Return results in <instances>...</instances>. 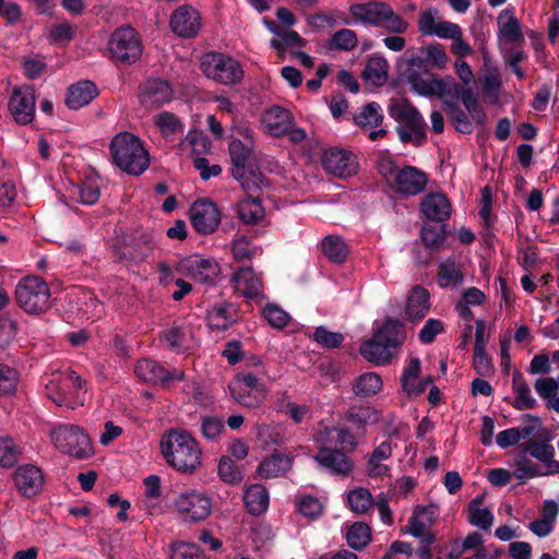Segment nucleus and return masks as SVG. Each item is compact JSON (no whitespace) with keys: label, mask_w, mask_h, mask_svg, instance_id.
I'll list each match as a JSON object with an SVG mask.
<instances>
[{"label":"nucleus","mask_w":559,"mask_h":559,"mask_svg":"<svg viewBox=\"0 0 559 559\" xmlns=\"http://www.w3.org/2000/svg\"><path fill=\"white\" fill-rule=\"evenodd\" d=\"M165 461L177 472L193 473L202 463V450L186 430H170L160 440Z\"/></svg>","instance_id":"obj_1"},{"label":"nucleus","mask_w":559,"mask_h":559,"mask_svg":"<svg viewBox=\"0 0 559 559\" xmlns=\"http://www.w3.org/2000/svg\"><path fill=\"white\" fill-rule=\"evenodd\" d=\"M405 338L403 325L393 319H386L382 325L374 328L372 336L360 346L361 356L377 365L389 364L393 356V349L401 346Z\"/></svg>","instance_id":"obj_2"},{"label":"nucleus","mask_w":559,"mask_h":559,"mask_svg":"<svg viewBox=\"0 0 559 559\" xmlns=\"http://www.w3.org/2000/svg\"><path fill=\"white\" fill-rule=\"evenodd\" d=\"M110 153L115 164L130 175L143 174L148 165V153L138 136L120 132L110 142Z\"/></svg>","instance_id":"obj_3"},{"label":"nucleus","mask_w":559,"mask_h":559,"mask_svg":"<svg viewBox=\"0 0 559 559\" xmlns=\"http://www.w3.org/2000/svg\"><path fill=\"white\" fill-rule=\"evenodd\" d=\"M86 383L73 370L51 373L46 384V395L58 406L74 409L86 401Z\"/></svg>","instance_id":"obj_4"},{"label":"nucleus","mask_w":559,"mask_h":559,"mask_svg":"<svg viewBox=\"0 0 559 559\" xmlns=\"http://www.w3.org/2000/svg\"><path fill=\"white\" fill-rule=\"evenodd\" d=\"M350 15L362 24L383 27L391 33L402 34L408 23L384 2L371 1L349 7Z\"/></svg>","instance_id":"obj_5"},{"label":"nucleus","mask_w":559,"mask_h":559,"mask_svg":"<svg viewBox=\"0 0 559 559\" xmlns=\"http://www.w3.org/2000/svg\"><path fill=\"white\" fill-rule=\"evenodd\" d=\"M389 115L396 122L400 140L421 145L426 140V122L420 112L408 100H395L389 106Z\"/></svg>","instance_id":"obj_6"},{"label":"nucleus","mask_w":559,"mask_h":559,"mask_svg":"<svg viewBox=\"0 0 559 559\" xmlns=\"http://www.w3.org/2000/svg\"><path fill=\"white\" fill-rule=\"evenodd\" d=\"M254 146L255 145L241 142V139H231L228 144L233 163V176L247 191H255L269 186L267 179L260 170L247 167V162Z\"/></svg>","instance_id":"obj_7"},{"label":"nucleus","mask_w":559,"mask_h":559,"mask_svg":"<svg viewBox=\"0 0 559 559\" xmlns=\"http://www.w3.org/2000/svg\"><path fill=\"white\" fill-rule=\"evenodd\" d=\"M15 299L25 312L39 314L50 307V289L41 277L24 276L15 286Z\"/></svg>","instance_id":"obj_8"},{"label":"nucleus","mask_w":559,"mask_h":559,"mask_svg":"<svg viewBox=\"0 0 559 559\" xmlns=\"http://www.w3.org/2000/svg\"><path fill=\"white\" fill-rule=\"evenodd\" d=\"M50 441L60 452L78 460H85L94 454L87 433L74 425H58L50 431Z\"/></svg>","instance_id":"obj_9"},{"label":"nucleus","mask_w":559,"mask_h":559,"mask_svg":"<svg viewBox=\"0 0 559 559\" xmlns=\"http://www.w3.org/2000/svg\"><path fill=\"white\" fill-rule=\"evenodd\" d=\"M201 70L206 78L223 85H236L245 75L238 60L217 51L207 52L202 57Z\"/></svg>","instance_id":"obj_10"},{"label":"nucleus","mask_w":559,"mask_h":559,"mask_svg":"<svg viewBox=\"0 0 559 559\" xmlns=\"http://www.w3.org/2000/svg\"><path fill=\"white\" fill-rule=\"evenodd\" d=\"M143 52V45L139 34L129 25L115 29L107 43L108 57L120 63L132 64Z\"/></svg>","instance_id":"obj_11"},{"label":"nucleus","mask_w":559,"mask_h":559,"mask_svg":"<svg viewBox=\"0 0 559 559\" xmlns=\"http://www.w3.org/2000/svg\"><path fill=\"white\" fill-rule=\"evenodd\" d=\"M231 397L238 404L257 408L267 395L266 384L251 372H239L228 383Z\"/></svg>","instance_id":"obj_12"},{"label":"nucleus","mask_w":559,"mask_h":559,"mask_svg":"<svg viewBox=\"0 0 559 559\" xmlns=\"http://www.w3.org/2000/svg\"><path fill=\"white\" fill-rule=\"evenodd\" d=\"M412 91L420 96H437L441 99H456L460 85L453 78H439L432 73L413 72L406 76Z\"/></svg>","instance_id":"obj_13"},{"label":"nucleus","mask_w":559,"mask_h":559,"mask_svg":"<svg viewBox=\"0 0 559 559\" xmlns=\"http://www.w3.org/2000/svg\"><path fill=\"white\" fill-rule=\"evenodd\" d=\"M176 271L181 275L192 278L194 282L211 286L215 285L221 274V267L213 258H205L200 254H192L180 259Z\"/></svg>","instance_id":"obj_14"},{"label":"nucleus","mask_w":559,"mask_h":559,"mask_svg":"<svg viewBox=\"0 0 559 559\" xmlns=\"http://www.w3.org/2000/svg\"><path fill=\"white\" fill-rule=\"evenodd\" d=\"M174 507L183 521L199 522L211 514L212 500L204 492L187 490L176 497Z\"/></svg>","instance_id":"obj_15"},{"label":"nucleus","mask_w":559,"mask_h":559,"mask_svg":"<svg viewBox=\"0 0 559 559\" xmlns=\"http://www.w3.org/2000/svg\"><path fill=\"white\" fill-rule=\"evenodd\" d=\"M322 164L326 171L340 178L354 176L359 169L356 155L338 147L326 150L322 157Z\"/></svg>","instance_id":"obj_16"},{"label":"nucleus","mask_w":559,"mask_h":559,"mask_svg":"<svg viewBox=\"0 0 559 559\" xmlns=\"http://www.w3.org/2000/svg\"><path fill=\"white\" fill-rule=\"evenodd\" d=\"M190 221L199 234L214 233L221 223V213L217 206L209 200H198L190 207Z\"/></svg>","instance_id":"obj_17"},{"label":"nucleus","mask_w":559,"mask_h":559,"mask_svg":"<svg viewBox=\"0 0 559 559\" xmlns=\"http://www.w3.org/2000/svg\"><path fill=\"white\" fill-rule=\"evenodd\" d=\"M9 110L20 124L31 123L35 116V93L32 86L14 87L9 102Z\"/></svg>","instance_id":"obj_18"},{"label":"nucleus","mask_w":559,"mask_h":559,"mask_svg":"<svg viewBox=\"0 0 559 559\" xmlns=\"http://www.w3.org/2000/svg\"><path fill=\"white\" fill-rule=\"evenodd\" d=\"M175 34L183 38L194 37L201 27V16L192 5L185 4L175 10L170 19Z\"/></svg>","instance_id":"obj_19"},{"label":"nucleus","mask_w":559,"mask_h":559,"mask_svg":"<svg viewBox=\"0 0 559 559\" xmlns=\"http://www.w3.org/2000/svg\"><path fill=\"white\" fill-rule=\"evenodd\" d=\"M313 460L319 466L336 476H347L354 467L353 461L343 451L328 447H320Z\"/></svg>","instance_id":"obj_20"},{"label":"nucleus","mask_w":559,"mask_h":559,"mask_svg":"<svg viewBox=\"0 0 559 559\" xmlns=\"http://www.w3.org/2000/svg\"><path fill=\"white\" fill-rule=\"evenodd\" d=\"M427 185V176L414 166H406L395 175L391 188L403 195H417Z\"/></svg>","instance_id":"obj_21"},{"label":"nucleus","mask_w":559,"mask_h":559,"mask_svg":"<svg viewBox=\"0 0 559 559\" xmlns=\"http://www.w3.org/2000/svg\"><path fill=\"white\" fill-rule=\"evenodd\" d=\"M134 372L141 380L154 383H167L174 380L181 381L185 378L183 371L178 369H174L173 371L166 370L157 361L148 358L139 360L135 365Z\"/></svg>","instance_id":"obj_22"},{"label":"nucleus","mask_w":559,"mask_h":559,"mask_svg":"<svg viewBox=\"0 0 559 559\" xmlns=\"http://www.w3.org/2000/svg\"><path fill=\"white\" fill-rule=\"evenodd\" d=\"M235 289L247 299L261 302L264 298L263 283L251 267H240L233 276Z\"/></svg>","instance_id":"obj_23"},{"label":"nucleus","mask_w":559,"mask_h":559,"mask_svg":"<svg viewBox=\"0 0 559 559\" xmlns=\"http://www.w3.org/2000/svg\"><path fill=\"white\" fill-rule=\"evenodd\" d=\"M173 94V88L167 81L151 79L141 86L139 100L143 106L153 108L169 103Z\"/></svg>","instance_id":"obj_24"},{"label":"nucleus","mask_w":559,"mask_h":559,"mask_svg":"<svg viewBox=\"0 0 559 559\" xmlns=\"http://www.w3.org/2000/svg\"><path fill=\"white\" fill-rule=\"evenodd\" d=\"M435 522V511L432 507H417L409 519L407 533L419 538L423 544L431 545L436 538L430 532Z\"/></svg>","instance_id":"obj_25"},{"label":"nucleus","mask_w":559,"mask_h":559,"mask_svg":"<svg viewBox=\"0 0 559 559\" xmlns=\"http://www.w3.org/2000/svg\"><path fill=\"white\" fill-rule=\"evenodd\" d=\"M292 114L280 106H273L263 114L261 126L263 132L271 136H282L293 128Z\"/></svg>","instance_id":"obj_26"},{"label":"nucleus","mask_w":559,"mask_h":559,"mask_svg":"<svg viewBox=\"0 0 559 559\" xmlns=\"http://www.w3.org/2000/svg\"><path fill=\"white\" fill-rule=\"evenodd\" d=\"M421 361L417 357L407 359L401 376V384L404 392L408 395H419L424 393L427 386L432 382L431 377L419 379Z\"/></svg>","instance_id":"obj_27"},{"label":"nucleus","mask_w":559,"mask_h":559,"mask_svg":"<svg viewBox=\"0 0 559 559\" xmlns=\"http://www.w3.org/2000/svg\"><path fill=\"white\" fill-rule=\"evenodd\" d=\"M14 485L25 497L36 495L43 486V474L38 467L32 464H24L14 473Z\"/></svg>","instance_id":"obj_28"},{"label":"nucleus","mask_w":559,"mask_h":559,"mask_svg":"<svg viewBox=\"0 0 559 559\" xmlns=\"http://www.w3.org/2000/svg\"><path fill=\"white\" fill-rule=\"evenodd\" d=\"M163 342L174 352H187L195 343L193 329L190 324L174 325L164 332Z\"/></svg>","instance_id":"obj_29"},{"label":"nucleus","mask_w":559,"mask_h":559,"mask_svg":"<svg viewBox=\"0 0 559 559\" xmlns=\"http://www.w3.org/2000/svg\"><path fill=\"white\" fill-rule=\"evenodd\" d=\"M451 210V203L443 193H429L420 203V211L425 217L433 222H443L449 218Z\"/></svg>","instance_id":"obj_30"},{"label":"nucleus","mask_w":559,"mask_h":559,"mask_svg":"<svg viewBox=\"0 0 559 559\" xmlns=\"http://www.w3.org/2000/svg\"><path fill=\"white\" fill-rule=\"evenodd\" d=\"M430 309V295L428 290L421 286H415L411 290L406 307L405 314L411 321L423 320Z\"/></svg>","instance_id":"obj_31"},{"label":"nucleus","mask_w":559,"mask_h":559,"mask_svg":"<svg viewBox=\"0 0 559 559\" xmlns=\"http://www.w3.org/2000/svg\"><path fill=\"white\" fill-rule=\"evenodd\" d=\"M497 24L500 38L508 43H521L524 40L520 22L513 9L507 8L502 10L497 17Z\"/></svg>","instance_id":"obj_32"},{"label":"nucleus","mask_w":559,"mask_h":559,"mask_svg":"<svg viewBox=\"0 0 559 559\" xmlns=\"http://www.w3.org/2000/svg\"><path fill=\"white\" fill-rule=\"evenodd\" d=\"M97 96V87L91 81H82L68 88L66 104L71 109L88 105Z\"/></svg>","instance_id":"obj_33"},{"label":"nucleus","mask_w":559,"mask_h":559,"mask_svg":"<svg viewBox=\"0 0 559 559\" xmlns=\"http://www.w3.org/2000/svg\"><path fill=\"white\" fill-rule=\"evenodd\" d=\"M388 60L379 55L370 56L362 71V79L372 86H382L388 81Z\"/></svg>","instance_id":"obj_34"},{"label":"nucleus","mask_w":559,"mask_h":559,"mask_svg":"<svg viewBox=\"0 0 559 559\" xmlns=\"http://www.w3.org/2000/svg\"><path fill=\"white\" fill-rule=\"evenodd\" d=\"M393 453V444L390 441H383L371 452L368 463L367 473L370 477H380L388 475L390 467L383 464L391 457Z\"/></svg>","instance_id":"obj_35"},{"label":"nucleus","mask_w":559,"mask_h":559,"mask_svg":"<svg viewBox=\"0 0 559 559\" xmlns=\"http://www.w3.org/2000/svg\"><path fill=\"white\" fill-rule=\"evenodd\" d=\"M512 390L515 395L513 407L518 411L534 409L537 405L536 399L532 395L531 388L524 376L514 371L512 376Z\"/></svg>","instance_id":"obj_36"},{"label":"nucleus","mask_w":559,"mask_h":559,"mask_svg":"<svg viewBox=\"0 0 559 559\" xmlns=\"http://www.w3.org/2000/svg\"><path fill=\"white\" fill-rule=\"evenodd\" d=\"M464 276L461 265L452 258L441 261L438 265L437 283L441 288H454L463 284Z\"/></svg>","instance_id":"obj_37"},{"label":"nucleus","mask_w":559,"mask_h":559,"mask_svg":"<svg viewBox=\"0 0 559 559\" xmlns=\"http://www.w3.org/2000/svg\"><path fill=\"white\" fill-rule=\"evenodd\" d=\"M484 500V495L472 499L467 507V520L473 526L487 531L492 526L495 516L489 509L481 508Z\"/></svg>","instance_id":"obj_38"},{"label":"nucleus","mask_w":559,"mask_h":559,"mask_svg":"<svg viewBox=\"0 0 559 559\" xmlns=\"http://www.w3.org/2000/svg\"><path fill=\"white\" fill-rule=\"evenodd\" d=\"M292 456L274 453L260 463L258 473L261 477L274 478L284 475L292 468Z\"/></svg>","instance_id":"obj_39"},{"label":"nucleus","mask_w":559,"mask_h":559,"mask_svg":"<svg viewBox=\"0 0 559 559\" xmlns=\"http://www.w3.org/2000/svg\"><path fill=\"white\" fill-rule=\"evenodd\" d=\"M536 431L535 425H525L520 427H512L500 431L496 437V443L500 449H508L516 445L520 441H526Z\"/></svg>","instance_id":"obj_40"},{"label":"nucleus","mask_w":559,"mask_h":559,"mask_svg":"<svg viewBox=\"0 0 559 559\" xmlns=\"http://www.w3.org/2000/svg\"><path fill=\"white\" fill-rule=\"evenodd\" d=\"M78 27L66 20L51 24L45 29L46 39L56 46H64L76 35Z\"/></svg>","instance_id":"obj_41"},{"label":"nucleus","mask_w":559,"mask_h":559,"mask_svg":"<svg viewBox=\"0 0 559 559\" xmlns=\"http://www.w3.org/2000/svg\"><path fill=\"white\" fill-rule=\"evenodd\" d=\"M243 500L251 514H261L266 511L270 498L264 486L253 484L246 489Z\"/></svg>","instance_id":"obj_42"},{"label":"nucleus","mask_w":559,"mask_h":559,"mask_svg":"<svg viewBox=\"0 0 559 559\" xmlns=\"http://www.w3.org/2000/svg\"><path fill=\"white\" fill-rule=\"evenodd\" d=\"M181 151L188 153L193 159L202 157L211 150L210 139L201 131H190L180 143Z\"/></svg>","instance_id":"obj_43"},{"label":"nucleus","mask_w":559,"mask_h":559,"mask_svg":"<svg viewBox=\"0 0 559 559\" xmlns=\"http://www.w3.org/2000/svg\"><path fill=\"white\" fill-rule=\"evenodd\" d=\"M382 386L383 382L379 373L366 372L356 379L353 391L359 397H369L379 393Z\"/></svg>","instance_id":"obj_44"},{"label":"nucleus","mask_w":559,"mask_h":559,"mask_svg":"<svg viewBox=\"0 0 559 559\" xmlns=\"http://www.w3.org/2000/svg\"><path fill=\"white\" fill-rule=\"evenodd\" d=\"M238 216L245 224H257L264 217V207L259 199L247 197L238 204Z\"/></svg>","instance_id":"obj_45"},{"label":"nucleus","mask_w":559,"mask_h":559,"mask_svg":"<svg viewBox=\"0 0 559 559\" xmlns=\"http://www.w3.org/2000/svg\"><path fill=\"white\" fill-rule=\"evenodd\" d=\"M355 123L362 129H373L382 123L383 115L381 106L369 103L354 116Z\"/></svg>","instance_id":"obj_46"},{"label":"nucleus","mask_w":559,"mask_h":559,"mask_svg":"<svg viewBox=\"0 0 559 559\" xmlns=\"http://www.w3.org/2000/svg\"><path fill=\"white\" fill-rule=\"evenodd\" d=\"M153 123L164 138H169L183 131V123L173 112L162 111L153 117Z\"/></svg>","instance_id":"obj_47"},{"label":"nucleus","mask_w":559,"mask_h":559,"mask_svg":"<svg viewBox=\"0 0 559 559\" xmlns=\"http://www.w3.org/2000/svg\"><path fill=\"white\" fill-rule=\"evenodd\" d=\"M521 453L530 454L539 462L550 461L555 457V448L547 441L533 440L528 438L520 445Z\"/></svg>","instance_id":"obj_48"},{"label":"nucleus","mask_w":559,"mask_h":559,"mask_svg":"<svg viewBox=\"0 0 559 559\" xmlns=\"http://www.w3.org/2000/svg\"><path fill=\"white\" fill-rule=\"evenodd\" d=\"M206 319L209 326L216 330H225L236 320L231 314V307L226 305L213 306L207 310Z\"/></svg>","instance_id":"obj_49"},{"label":"nucleus","mask_w":559,"mask_h":559,"mask_svg":"<svg viewBox=\"0 0 559 559\" xmlns=\"http://www.w3.org/2000/svg\"><path fill=\"white\" fill-rule=\"evenodd\" d=\"M322 251L329 260L335 263L343 262L348 253L345 241L334 235L326 236L322 240Z\"/></svg>","instance_id":"obj_50"},{"label":"nucleus","mask_w":559,"mask_h":559,"mask_svg":"<svg viewBox=\"0 0 559 559\" xmlns=\"http://www.w3.org/2000/svg\"><path fill=\"white\" fill-rule=\"evenodd\" d=\"M381 418V413L370 406H354L347 413V420L357 427H365L377 424Z\"/></svg>","instance_id":"obj_51"},{"label":"nucleus","mask_w":559,"mask_h":559,"mask_svg":"<svg viewBox=\"0 0 559 559\" xmlns=\"http://www.w3.org/2000/svg\"><path fill=\"white\" fill-rule=\"evenodd\" d=\"M346 539L350 548L361 550L371 540V530L367 524L356 522L348 528Z\"/></svg>","instance_id":"obj_52"},{"label":"nucleus","mask_w":559,"mask_h":559,"mask_svg":"<svg viewBox=\"0 0 559 559\" xmlns=\"http://www.w3.org/2000/svg\"><path fill=\"white\" fill-rule=\"evenodd\" d=\"M461 98L463 106L465 107L468 116L477 123L483 124L486 119V114L483 110L476 95L472 91V88H460L459 96L456 98Z\"/></svg>","instance_id":"obj_53"},{"label":"nucleus","mask_w":559,"mask_h":559,"mask_svg":"<svg viewBox=\"0 0 559 559\" xmlns=\"http://www.w3.org/2000/svg\"><path fill=\"white\" fill-rule=\"evenodd\" d=\"M270 45L282 57L287 47L301 48L306 45V40L293 29H283L278 38L271 39Z\"/></svg>","instance_id":"obj_54"},{"label":"nucleus","mask_w":559,"mask_h":559,"mask_svg":"<svg viewBox=\"0 0 559 559\" xmlns=\"http://www.w3.org/2000/svg\"><path fill=\"white\" fill-rule=\"evenodd\" d=\"M501 75L497 68L488 70L484 75L483 94L486 100L497 104L501 90Z\"/></svg>","instance_id":"obj_55"},{"label":"nucleus","mask_w":559,"mask_h":559,"mask_svg":"<svg viewBox=\"0 0 559 559\" xmlns=\"http://www.w3.org/2000/svg\"><path fill=\"white\" fill-rule=\"evenodd\" d=\"M22 454V449L15 441L10 437L0 438V466L1 467H11L13 466L20 455Z\"/></svg>","instance_id":"obj_56"},{"label":"nucleus","mask_w":559,"mask_h":559,"mask_svg":"<svg viewBox=\"0 0 559 559\" xmlns=\"http://www.w3.org/2000/svg\"><path fill=\"white\" fill-rule=\"evenodd\" d=\"M448 107V114L457 131L462 133H471L473 130L472 123L467 114L461 109L456 104L450 102L452 98L442 99Z\"/></svg>","instance_id":"obj_57"},{"label":"nucleus","mask_w":559,"mask_h":559,"mask_svg":"<svg viewBox=\"0 0 559 559\" xmlns=\"http://www.w3.org/2000/svg\"><path fill=\"white\" fill-rule=\"evenodd\" d=\"M347 501L352 511L365 513L372 506V496L365 488H357L348 492Z\"/></svg>","instance_id":"obj_58"},{"label":"nucleus","mask_w":559,"mask_h":559,"mask_svg":"<svg viewBox=\"0 0 559 559\" xmlns=\"http://www.w3.org/2000/svg\"><path fill=\"white\" fill-rule=\"evenodd\" d=\"M258 437L264 440L265 444L274 445L284 444L289 439L285 428L281 425L260 427Z\"/></svg>","instance_id":"obj_59"},{"label":"nucleus","mask_w":559,"mask_h":559,"mask_svg":"<svg viewBox=\"0 0 559 559\" xmlns=\"http://www.w3.org/2000/svg\"><path fill=\"white\" fill-rule=\"evenodd\" d=\"M231 251L236 260H248L260 253V249L251 243V241L245 237H237L231 243Z\"/></svg>","instance_id":"obj_60"},{"label":"nucleus","mask_w":559,"mask_h":559,"mask_svg":"<svg viewBox=\"0 0 559 559\" xmlns=\"http://www.w3.org/2000/svg\"><path fill=\"white\" fill-rule=\"evenodd\" d=\"M419 51L426 57V61L430 67L443 69L449 61L445 50L440 45H428L421 47Z\"/></svg>","instance_id":"obj_61"},{"label":"nucleus","mask_w":559,"mask_h":559,"mask_svg":"<svg viewBox=\"0 0 559 559\" xmlns=\"http://www.w3.org/2000/svg\"><path fill=\"white\" fill-rule=\"evenodd\" d=\"M218 475L223 481L228 484L239 483L242 478L241 472L230 457H222L218 463Z\"/></svg>","instance_id":"obj_62"},{"label":"nucleus","mask_w":559,"mask_h":559,"mask_svg":"<svg viewBox=\"0 0 559 559\" xmlns=\"http://www.w3.org/2000/svg\"><path fill=\"white\" fill-rule=\"evenodd\" d=\"M313 338L317 343L326 348L338 347L344 341L342 333L329 331L324 326H319L316 329Z\"/></svg>","instance_id":"obj_63"},{"label":"nucleus","mask_w":559,"mask_h":559,"mask_svg":"<svg viewBox=\"0 0 559 559\" xmlns=\"http://www.w3.org/2000/svg\"><path fill=\"white\" fill-rule=\"evenodd\" d=\"M170 559H203L200 548L190 543H178L170 549Z\"/></svg>","instance_id":"obj_64"}]
</instances>
